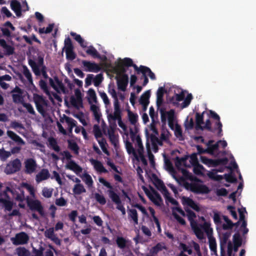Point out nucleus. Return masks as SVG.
<instances>
[{
    "label": "nucleus",
    "instance_id": "nucleus-1",
    "mask_svg": "<svg viewBox=\"0 0 256 256\" xmlns=\"http://www.w3.org/2000/svg\"><path fill=\"white\" fill-rule=\"evenodd\" d=\"M38 55V64L35 62L36 58L35 56H32V58H30L28 60V63L30 66L32 68V71L36 76H39L40 74V68L41 67V72L43 77L44 78H48L50 84L56 90H57V87L54 84V80L51 78H48V76L46 72V66L44 65V54H40L37 50Z\"/></svg>",
    "mask_w": 256,
    "mask_h": 256
},
{
    "label": "nucleus",
    "instance_id": "nucleus-2",
    "mask_svg": "<svg viewBox=\"0 0 256 256\" xmlns=\"http://www.w3.org/2000/svg\"><path fill=\"white\" fill-rule=\"evenodd\" d=\"M185 210L188 220L190 221V226L194 234L198 239H203L204 238V232L201 231L198 228V222L194 220L196 217V214L189 208L186 209Z\"/></svg>",
    "mask_w": 256,
    "mask_h": 256
},
{
    "label": "nucleus",
    "instance_id": "nucleus-3",
    "mask_svg": "<svg viewBox=\"0 0 256 256\" xmlns=\"http://www.w3.org/2000/svg\"><path fill=\"white\" fill-rule=\"evenodd\" d=\"M22 167V162L20 159L16 158L10 161L6 165L4 172L6 174H12L19 172Z\"/></svg>",
    "mask_w": 256,
    "mask_h": 256
},
{
    "label": "nucleus",
    "instance_id": "nucleus-4",
    "mask_svg": "<svg viewBox=\"0 0 256 256\" xmlns=\"http://www.w3.org/2000/svg\"><path fill=\"white\" fill-rule=\"evenodd\" d=\"M34 101L38 112L42 116H44L46 114L44 106H47L46 100L44 98L43 96L38 94H34Z\"/></svg>",
    "mask_w": 256,
    "mask_h": 256
},
{
    "label": "nucleus",
    "instance_id": "nucleus-5",
    "mask_svg": "<svg viewBox=\"0 0 256 256\" xmlns=\"http://www.w3.org/2000/svg\"><path fill=\"white\" fill-rule=\"evenodd\" d=\"M26 200L27 205L32 211L38 212L42 216L44 215V207L39 200H30L28 196L26 198Z\"/></svg>",
    "mask_w": 256,
    "mask_h": 256
},
{
    "label": "nucleus",
    "instance_id": "nucleus-6",
    "mask_svg": "<svg viewBox=\"0 0 256 256\" xmlns=\"http://www.w3.org/2000/svg\"><path fill=\"white\" fill-rule=\"evenodd\" d=\"M107 192L108 196L116 204V208L120 210L122 214H125L126 210L124 206L122 204V201L119 196L113 190H108Z\"/></svg>",
    "mask_w": 256,
    "mask_h": 256
},
{
    "label": "nucleus",
    "instance_id": "nucleus-7",
    "mask_svg": "<svg viewBox=\"0 0 256 256\" xmlns=\"http://www.w3.org/2000/svg\"><path fill=\"white\" fill-rule=\"evenodd\" d=\"M11 240L14 245L18 246L25 244L29 240V236L25 232H20L16 234L14 238H12Z\"/></svg>",
    "mask_w": 256,
    "mask_h": 256
},
{
    "label": "nucleus",
    "instance_id": "nucleus-8",
    "mask_svg": "<svg viewBox=\"0 0 256 256\" xmlns=\"http://www.w3.org/2000/svg\"><path fill=\"white\" fill-rule=\"evenodd\" d=\"M82 64L86 72H98L101 70L100 65L94 62L83 60Z\"/></svg>",
    "mask_w": 256,
    "mask_h": 256
},
{
    "label": "nucleus",
    "instance_id": "nucleus-9",
    "mask_svg": "<svg viewBox=\"0 0 256 256\" xmlns=\"http://www.w3.org/2000/svg\"><path fill=\"white\" fill-rule=\"evenodd\" d=\"M144 191L150 198V200L152 202L156 205L160 206L161 203L162 202V200L160 194L154 189H152L153 194L146 188H144Z\"/></svg>",
    "mask_w": 256,
    "mask_h": 256
},
{
    "label": "nucleus",
    "instance_id": "nucleus-10",
    "mask_svg": "<svg viewBox=\"0 0 256 256\" xmlns=\"http://www.w3.org/2000/svg\"><path fill=\"white\" fill-rule=\"evenodd\" d=\"M76 98L72 96L70 98L71 104L75 108H78L79 107L83 108L82 98L80 90L77 88L74 90Z\"/></svg>",
    "mask_w": 256,
    "mask_h": 256
},
{
    "label": "nucleus",
    "instance_id": "nucleus-11",
    "mask_svg": "<svg viewBox=\"0 0 256 256\" xmlns=\"http://www.w3.org/2000/svg\"><path fill=\"white\" fill-rule=\"evenodd\" d=\"M210 114L212 118L217 120V122L215 123V126L216 127H217V129L218 130L217 136L218 137H221L222 135V124L220 121V116L215 112L212 110H210Z\"/></svg>",
    "mask_w": 256,
    "mask_h": 256
},
{
    "label": "nucleus",
    "instance_id": "nucleus-12",
    "mask_svg": "<svg viewBox=\"0 0 256 256\" xmlns=\"http://www.w3.org/2000/svg\"><path fill=\"white\" fill-rule=\"evenodd\" d=\"M25 172L27 174H31L34 172L36 168V164L35 160L32 158H28L25 162Z\"/></svg>",
    "mask_w": 256,
    "mask_h": 256
},
{
    "label": "nucleus",
    "instance_id": "nucleus-13",
    "mask_svg": "<svg viewBox=\"0 0 256 256\" xmlns=\"http://www.w3.org/2000/svg\"><path fill=\"white\" fill-rule=\"evenodd\" d=\"M231 235L230 232H226L222 233L220 236V249L222 252H224V250H226V244L228 242V240Z\"/></svg>",
    "mask_w": 256,
    "mask_h": 256
},
{
    "label": "nucleus",
    "instance_id": "nucleus-14",
    "mask_svg": "<svg viewBox=\"0 0 256 256\" xmlns=\"http://www.w3.org/2000/svg\"><path fill=\"white\" fill-rule=\"evenodd\" d=\"M128 82V76L126 74H124L120 79L117 80L118 88L122 91H125Z\"/></svg>",
    "mask_w": 256,
    "mask_h": 256
},
{
    "label": "nucleus",
    "instance_id": "nucleus-15",
    "mask_svg": "<svg viewBox=\"0 0 256 256\" xmlns=\"http://www.w3.org/2000/svg\"><path fill=\"white\" fill-rule=\"evenodd\" d=\"M182 200L184 205L189 206L196 212L200 211V208L199 206L192 199L188 197L182 196Z\"/></svg>",
    "mask_w": 256,
    "mask_h": 256
},
{
    "label": "nucleus",
    "instance_id": "nucleus-16",
    "mask_svg": "<svg viewBox=\"0 0 256 256\" xmlns=\"http://www.w3.org/2000/svg\"><path fill=\"white\" fill-rule=\"evenodd\" d=\"M191 190L197 194H208L210 192L208 188L204 184H195L192 186Z\"/></svg>",
    "mask_w": 256,
    "mask_h": 256
},
{
    "label": "nucleus",
    "instance_id": "nucleus-17",
    "mask_svg": "<svg viewBox=\"0 0 256 256\" xmlns=\"http://www.w3.org/2000/svg\"><path fill=\"white\" fill-rule=\"evenodd\" d=\"M10 8L17 16L20 17L22 16V6L18 1L12 0L10 2Z\"/></svg>",
    "mask_w": 256,
    "mask_h": 256
},
{
    "label": "nucleus",
    "instance_id": "nucleus-18",
    "mask_svg": "<svg viewBox=\"0 0 256 256\" xmlns=\"http://www.w3.org/2000/svg\"><path fill=\"white\" fill-rule=\"evenodd\" d=\"M0 46L5 50V54L7 56L12 55L14 52V48L8 44L4 39H0Z\"/></svg>",
    "mask_w": 256,
    "mask_h": 256
},
{
    "label": "nucleus",
    "instance_id": "nucleus-19",
    "mask_svg": "<svg viewBox=\"0 0 256 256\" xmlns=\"http://www.w3.org/2000/svg\"><path fill=\"white\" fill-rule=\"evenodd\" d=\"M50 176V174L47 169H42L36 176V182H40L44 180H47Z\"/></svg>",
    "mask_w": 256,
    "mask_h": 256
},
{
    "label": "nucleus",
    "instance_id": "nucleus-20",
    "mask_svg": "<svg viewBox=\"0 0 256 256\" xmlns=\"http://www.w3.org/2000/svg\"><path fill=\"white\" fill-rule=\"evenodd\" d=\"M8 136L18 144L24 145V141L17 134L12 130H8L6 132Z\"/></svg>",
    "mask_w": 256,
    "mask_h": 256
},
{
    "label": "nucleus",
    "instance_id": "nucleus-21",
    "mask_svg": "<svg viewBox=\"0 0 256 256\" xmlns=\"http://www.w3.org/2000/svg\"><path fill=\"white\" fill-rule=\"evenodd\" d=\"M90 162L94 166V169L97 172H100V173H107L108 172L100 162L98 160L92 159L90 160Z\"/></svg>",
    "mask_w": 256,
    "mask_h": 256
},
{
    "label": "nucleus",
    "instance_id": "nucleus-22",
    "mask_svg": "<svg viewBox=\"0 0 256 256\" xmlns=\"http://www.w3.org/2000/svg\"><path fill=\"white\" fill-rule=\"evenodd\" d=\"M198 226L200 230L203 232V230L206 234L208 237L211 236L212 232V229L210 228V224L204 222L203 224H198Z\"/></svg>",
    "mask_w": 256,
    "mask_h": 256
},
{
    "label": "nucleus",
    "instance_id": "nucleus-23",
    "mask_svg": "<svg viewBox=\"0 0 256 256\" xmlns=\"http://www.w3.org/2000/svg\"><path fill=\"white\" fill-rule=\"evenodd\" d=\"M66 167L68 169L74 171L76 174L81 172L82 170V167L72 160H70V162H68Z\"/></svg>",
    "mask_w": 256,
    "mask_h": 256
},
{
    "label": "nucleus",
    "instance_id": "nucleus-24",
    "mask_svg": "<svg viewBox=\"0 0 256 256\" xmlns=\"http://www.w3.org/2000/svg\"><path fill=\"white\" fill-rule=\"evenodd\" d=\"M228 162V160L227 158H218L210 160V166L216 167L218 166H226Z\"/></svg>",
    "mask_w": 256,
    "mask_h": 256
},
{
    "label": "nucleus",
    "instance_id": "nucleus-25",
    "mask_svg": "<svg viewBox=\"0 0 256 256\" xmlns=\"http://www.w3.org/2000/svg\"><path fill=\"white\" fill-rule=\"evenodd\" d=\"M214 142V140H210L208 142L206 143L207 146V153L210 154H214V152L216 151L218 148V142L215 144H213Z\"/></svg>",
    "mask_w": 256,
    "mask_h": 256
},
{
    "label": "nucleus",
    "instance_id": "nucleus-26",
    "mask_svg": "<svg viewBox=\"0 0 256 256\" xmlns=\"http://www.w3.org/2000/svg\"><path fill=\"white\" fill-rule=\"evenodd\" d=\"M188 159V156H185L184 157L180 158L176 156V158L175 165L176 166L179 168L182 164L185 166H190V165L187 166L186 161Z\"/></svg>",
    "mask_w": 256,
    "mask_h": 256
},
{
    "label": "nucleus",
    "instance_id": "nucleus-27",
    "mask_svg": "<svg viewBox=\"0 0 256 256\" xmlns=\"http://www.w3.org/2000/svg\"><path fill=\"white\" fill-rule=\"evenodd\" d=\"M204 112L202 114L196 112V129L198 130L200 128H202V124H204Z\"/></svg>",
    "mask_w": 256,
    "mask_h": 256
},
{
    "label": "nucleus",
    "instance_id": "nucleus-28",
    "mask_svg": "<svg viewBox=\"0 0 256 256\" xmlns=\"http://www.w3.org/2000/svg\"><path fill=\"white\" fill-rule=\"evenodd\" d=\"M48 146L56 152H59L60 150V147L58 146L56 140L53 137H50L48 140Z\"/></svg>",
    "mask_w": 256,
    "mask_h": 256
},
{
    "label": "nucleus",
    "instance_id": "nucleus-29",
    "mask_svg": "<svg viewBox=\"0 0 256 256\" xmlns=\"http://www.w3.org/2000/svg\"><path fill=\"white\" fill-rule=\"evenodd\" d=\"M150 96V90H148L146 91L140 96L139 102L140 104H148L150 103L149 99Z\"/></svg>",
    "mask_w": 256,
    "mask_h": 256
},
{
    "label": "nucleus",
    "instance_id": "nucleus-30",
    "mask_svg": "<svg viewBox=\"0 0 256 256\" xmlns=\"http://www.w3.org/2000/svg\"><path fill=\"white\" fill-rule=\"evenodd\" d=\"M0 203H2L3 204L5 210L8 212L12 210L14 206V202L12 201L3 198H0Z\"/></svg>",
    "mask_w": 256,
    "mask_h": 256
},
{
    "label": "nucleus",
    "instance_id": "nucleus-31",
    "mask_svg": "<svg viewBox=\"0 0 256 256\" xmlns=\"http://www.w3.org/2000/svg\"><path fill=\"white\" fill-rule=\"evenodd\" d=\"M86 53L94 58L102 59L97 50L92 46H90L88 48V49L86 50Z\"/></svg>",
    "mask_w": 256,
    "mask_h": 256
},
{
    "label": "nucleus",
    "instance_id": "nucleus-32",
    "mask_svg": "<svg viewBox=\"0 0 256 256\" xmlns=\"http://www.w3.org/2000/svg\"><path fill=\"white\" fill-rule=\"evenodd\" d=\"M163 249H166V246L164 244L158 242L150 249V253L153 255L156 254L162 250Z\"/></svg>",
    "mask_w": 256,
    "mask_h": 256
},
{
    "label": "nucleus",
    "instance_id": "nucleus-33",
    "mask_svg": "<svg viewBox=\"0 0 256 256\" xmlns=\"http://www.w3.org/2000/svg\"><path fill=\"white\" fill-rule=\"evenodd\" d=\"M88 101L90 104H92V102L94 103L97 102L96 94L94 89L90 88L88 91Z\"/></svg>",
    "mask_w": 256,
    "mask_h": 256
},
{
    "label": "nucleus",
    "instance_id": "nucleus-34",
    "mask_svg": "<svg viewBox=\"0 0 256 256\" xmlns=\"http://www.w3.org/2000/svg\"><path fill=\"white\" fill-rule=\"evenodd\" d=\"M70 35L73 36L74 38L80 44L82 47L86 48L87 46L86 42H84V40L80 34H76L74 32H71Z\"/></svg>",
    "mask_w": 256,
    "mask_h": 256
},
{
    "label": "nucleus",
    "instance_id": "nucleus-35",
    "mask_svg": "<svg viewBox=\"0 0 256 256\" xmlns=\"http://www.w3.org/2000/svg\"><path fill=\"white\" fill-rule=\"evenodd\" d=\"M125 146L128 153L129 154H132L134 156L137 158V154L132 144L128 140H126L125 142Z\"/></svg>",
    "mask_w": 256,
    "mask_h": 256
},
{
    "label": "nucleus",
    "instance_id": "nucleus-36",
    "mask_svg": "<svg viewBox=\"0 0 256 256\" xmlns=\"http://www.w3.org/2000/svg\"><path fill=\"white\" fill-rule=\"evenodd\" d=\"M241 246L236 245V244H233L230 241H229L228 244V256H232V253L234 250V252H237L238 250V248Z\"/></svg>",
    "mask_w": 256,
    "mask_h": 256
},
{
    "label": "nucleus",
    "instance_id": "nucleus-37",
    "mask_svg": "<svg viewBox=\"0 0 256 256\" xmlns=\"http://www.w3.org/2000/svg\"><path fill=\"white\" fill-rule=\"evenodd\" d=\"M44 248L42 246H40L38 249L32 247L31 253L30 256H44Z\"/></svg>",
    "mask_w": 256,
    "mask_h": 256
},
{
    "label": "nucleus",
    "instance_id": "nucleus-38",
    "mask_svg": "<svg viewBox=\"0 0 256 256\" xmlns=\"http://www.w3.org/2000/svg\"><path fill=\"white\" fill-rule=\"evenodd\" d=\"M128 217L130 218L135 224H138V215L137 211L135 209H130L128 210Z\"/></svg>",
    "mask_w": 256,
    "mask_h": 256
},
{
    "label": "nucleus",
    "instance_id": "nucleus-39",
    "mask_svg": "<svg viewBox=\"0 0 256 256\" xmlns=\"http://www.w3.org/2000/svg\"><path fill=\"white\" fill-rule=\"evenodd\" d=\"M154 184L156 188L160 191L162 189L166 190V187L164 186L163 182L159 179L157 176L154 178Z\"/></svg>",
    "mask_w": 256,
    "mask_h": 256
},
{
    "label": "nucleus",
    "instance_id": "nucleus-40",
    "mask_svg": "<svg viewBox=\"0 0 256 256\" xmlns=\"http://www.w3.org/2000/svg\"><path fill=\"white\" fill-rule=\"evenodd\" d=\"M68 148L72 150L76 154H78L79 147L76 142L72 140H68Z\"/></svg>",
    "mask_w": 256,
    "mask_h": 256
},
{
    "label": "nucleus",
    "instance_id": "nucleus-41",
    "mask_svg": "<svg viewBox=\"0 0 256 256\" xmlns=\"http://www.w3.org/2000/svg\"><path fill=\"white\" fill-rule=\"evenodd\" d=\"M72 191L76 194H80L82 192H85L86 190L82 184H77L74 185Z\"/></svg>",
    "mask_w": 256,
    "mask_h": 256
},
{
    "label": "nucleus",
    "instance_id": "nucleus-42",
    "mask_svg": "<svg viewBox=\"0 0 256 256\" xmlns=\"http://www.w3.org/2000/svg\"><path fill=\"white\" fill-rule=\"evenodd\" d=\"M11 152L6 150L4 148H0V160L2 162H5L10 156Z\"/></svg>",
    "mask_w": 256,
    "mask_h": 256
},
{
    "label": "nucleus",
    "instance_id": "nucleus-43",
    "mask_svg": "<svg viewBox=\"0 0 256 256\" xmlns=\"http://www.w3.org/2000/svg\"><path fill=\"white\" fill-rule=\"evenodd\" d=\"M223 219L226 222V224H224L222 225V228L224 230H226L232 229L234 226V223L228 218L227 216H224Z\"/></svg>",
    "mask_w": 256,
    "mask_h": 256
},
{
    "label": "nucleus",
    "instance_id": "nucleus-44",
    "mask_svg": "<svg viewBox=\"0 0 256 256\" xmlns=\"http://www.w3.org/2000/svg\"><path fill=\"white\" fill-rule=\"evenodd\" d=\"M129 121L132 124H135L138 120V115L128 110V112Z\"/></svg>",
    "mask_w": 256,
    "mask_h": 256
},
{
    "label": "nucleus",
    "instance_id": "nucleus-45",
    "mask_svg": "<svg viewBox=\"0 0 256 256\" xmlns=\"http://www.w3.org/2000/svg\"><path fill=\"white\" fill-rule=\"evenodd\" d=\"M18 256H30V252L24 247H19L16 249Z\"/></svg>",
    "mask_w": 256,
    "mask_h": 256
},
{
    "label": "nucleus",
    "instance_id": "nucleus-46",
    "mask_svg": "<svg viewBox=\"0 0 256 256\" xmlns=\"http://www.w3.org/2000/svg\"><path fill=\"white\" fill-rule=\"evenodd\" d=\"M22 94H12V98L13 102L15 104H22V102H24V98L22 96Z\"/></svg>",
    "mask_w": 256,
    "mask_h": 256
},
{
    "label": "nucleus",
    "instance_id": "nucleus-47",
    "mask_svg": "<svg viewBox=\"0 0 256 256\" xmlns=\"http://www.w3.org/2000/svg\"><path fill=\"white\" fill-rule=\"evenodd\" d=\"M209 247L212 252H216V244L215 238L214 237H208Z\"/></svg>",
    "mask_w": 256,
    "mask_h": 256
},
{
    "label": "nucleus",
    "instance_id": "nucleus-48",
    "mask_svg": "<svg viewBox=\"0 0 256 256\" xmlns=\"http://www.w3.org/2000/svg\"><path fill=\"white\" fill-rule=\"evenodd\" d=\"M16 200L20 202H22L26 200L24 192L22 188H18V192L16 194Z\"/></svg>",
    "mask_w": 256,
    "mask_h": 256
},
{
    "label": "nucleus",
    "instance_id": "nucleus-49",
    "mask_svg": "<svg viewBox=\"0 0 256 256\" xmlns=\"http://www.w3.org/2000/svg\"><path fill=\"white\" fill-rule=\"evenodd\" d=\"M143 70V75H148L149 76L150 78L152 80H155L156 79V76L154 74L151 70L147 66L146 67H142Z\"/></svg>",
    "mask_w": 256,
    "mask_h": 256
},
{
    "label": "nucleus",
    "instance_id": "nucleus-50",
    "mask_svg": "<svg viewBox=\"0 0 256 256\" xmlns=\"http://www.w3.org/2000/svg\"><path fill=\"white\" fill-rule=\"evenodd\" d=\"M94 198L96 202L101 205H104L106 202V199L104 195L100 194L98 193L94 194Z\"/></svg>",
    "mask_w": 256,
    "mask_h": 256
},
{
    "label": "nucleus",
    "instance_id": "nucleus-51",
    "mask_svg": "<svg viewBox=\"0 0 256 256\" xmlns=\"http://www.w3.org/2000/svg\"><path fill=\"white\" fill-rule=\"evenodd\" d=\"M66 58L70 60H72L76 58V54L74 51V48L66 50Z\"/></svg>",
    "mask_w": 256,
    "mask_h": 256
},
{
    "label": "nucleus",
    "instance_id": "nucleus-52",
    "mask_svg": "<svg viewBox=\"0 0 256 256\" xmlns=\"http://www.w3.org/2000/svg\"><path fill=\"white\" fill-rule=\"evenodd\" d=\"M64 118L66 122L68 124V126L75 127L76 125V122L72 118L68 117L65 114L64 115Z\"/></svg>",
    "mask_w": 256,
    "mask_h": 256
},
{
    "label": "nucleus",
    "instance_id": "nucleus-53",
    "mask_svg": "<svg viewBox=\"0 0 256 256\" xmlns=\"http://www.w3.org/2000/svg\"><path fill=\"white\" fill-rule=\"evenodd\" d=\"M211 125H212V124H211L210 120L209 119H208L206 120L205 125L204 126H202V128H200V130H204V129H206L210 132H214L216 129L217 128V127L215 128H212Z\"/></svg>",
    "mask_w": 256,
    "mask_h": 256
},
{
    "label": "nucleus",
    "instance_id": "nucleus-54",
    "mask_svg": "<svg viewBox=\"0 0 256 256\" xmlns=\"http://www.w3.org/2000/svg\"><path fill=\"white\" fill-rule=\"evenodd\" d=\"M224 178L228 182L236 183L237 182V178L232 173L225 174H224Z\"/></svg>",
    "mask_w": 256,
    "mask_h": 256
},
{
    "label": "nucleus",
    "instance_id": "nucleus-55",
    "mask_svg": "<svg viewBox=\"0 0 256 256\" xmlns=\"http://www.w3.org/2000/svg\"><path fill=\"white\" fill-rule=\"evenodd\" d=\"M93 132L94 136L96 139L102 137V134L101 130L98 124H94V126Z\"/></svg>",
    "mask_w": 256,
    "mask_h": 256
},
{
    "label": "nucleus",
    "instance_id": "nucleus-56",
    "mask_svg": "<svg viewBox=\"0 0 256 256\" xmlns=\"http://www.w3.org/2000/svg\"><path fill=\"white\" fill-rule=\"evenodd\" d=\"M185 96V94L184 91H182L180 94H176L174 96H172L170 100L171 102L176 100L177 102H180L182 100Z\"/></svg>",
    "mask_w": 256,
    "mask_h": 256
},
{
    "label": "nucleus",
    "instance_id": "nucleus-57",
    "mask_svg": "<svg viewBox=\"0 0 256 256\" xmlns=\"http://www.w3.org/2000/svg\"><path fill=\"white\" fill-rule=\"evenodd\" d=\"M233 242L234 244L242 246V238L240 235V234L238 232H236L233 236Z\"/></svg>",
    "mask_w": 256,
    "mask_h": 256
},
{
    "label": "nucleus",
    "instance_id": "nucleus-58",
    "mask_svg": "<svg viewBox=\"0 0 256 256\" xmlns=\"http://www.w3.org/2000/svg\"><path fill=\"white\" fill-rule=\"evenodd\" d=\"M54 78L56 84H56L57 87L56 91L58 92V88H59L64 92H65V88L62 82L59 80L57 76H55Z\"/></svg>",
    "mask_w": 256,
    "mask_h": 256
},
{
    "label": "nucleus",
    "instance_id": "nucleus-59",
    "mask_svg": "<svg viewBox=\"0 0 256 256\" xmlns=\"http://www.w3.org/2000/svg\"><path fill=\"white\" fill-rule=\"evenodd\" d=\"M192 96L191 94H188L186 98L184 100V102L182 104V108H186L188 107L192 100Z\"/></svg>",
    "mask_w": 256,
    "mask_h": 256
},
{
    "label": "nucleus",
    "instance_id": "nucleus-60",
    "mask_svg": "<svg viewBox=\"0 0 256 256\" xmlns=\"http://www.w3.org/2000/svg\"><path fill=\"white\" fill-rule=\"evenodd\" d=\"M109 139L112 144L116 147L118 144V139L114 132L109 133Z\"/></svg>",
    "mask_w": 256,
    "mask_h": 256
},
{
    "label": "nucleus",
    "instance_id": "nucleus-61",
    "mask_svg": "<svg viewBox=\"0 0 256 256\" xmlns=\"http://www.w3.org/2000/svg\"><path fill=\"white\" fill-rule=\"evenodd\" d=\"M23 74L24 76L27 78L28 82L30 84L32 83V78L31 73L30 72L29 70L27 68L26 66H24V68Z\"/></svg>",
    "mask_w": 256,
    "mask_h": 256
},
{
    "label": "nucleus",
    "instance_id": "nucleus-62",
    "mask_svg": "<svg viewBox=\"0 0 256 256\" xmlns=\"http://www.w3.org/2000/svg\"><path fill=\"white\" fill-rule=\"evenodd\" d=\"M198 154L193 153L190 156H188L190 158V164L192 166H196L198 164V161L197 157Z\"/></svg>",
    "mask_w": 256,
    "mask_h": 256
},
{
    "label": "nucleus",
    "instance_id": "nucleus-63",
    "mask_svg": "<svg viewBox=\"0 0 256 256\" xmlns=\"http://www.w3.org/2000/svg\"><path fill=\"white\" fill-rule=\"evenodd\" d=\"M118 246L120 248H124L126 246V240L122 237H118L116 240Z\"/></svg>",
    "mask_w": 256,
    "mask_h": 256
},
{
    "label": "nucleus",
    "instance_id": "nucleus-64",
    "mask_svg": "<svg viewBox=\"0 0 256 256\" xmlns=\"http://www.w3.org/2000/svg\"><path fill=\"white\" fill-rule=\"evenodd\" d=\"M52 188H44L42 190V194L45 198H50L52 196Z\"/></svg>",
    "mask_w": 256,
    "mask_h": 256
}]
</instances>
